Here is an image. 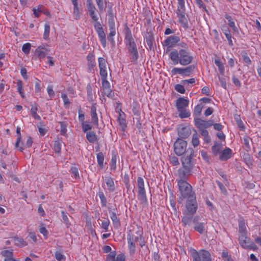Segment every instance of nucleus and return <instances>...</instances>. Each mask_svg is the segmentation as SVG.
Returning <instances> with one entry per match:
<instances>
[{"instance_id": "f257e3e1", "label": "nucleus", "mask_w": 261, "mask_h": 261, "mask_svg": "<svg viewBox=\"0 0 261 261\" xmlns=\"http://www.w3.org/2000/svg\"><path fill=\"white\" fill-rule=\"evenodd\" d=\"M142 231L138 228V230L136 232L130 231L127 237L128 245L130 253H134L135 251V243L139 242L141 247H143L145 244L144 242H142Z\"/></svg>"}, {"instance_id": "f03ea898", "label": "nucleus", "mask_w": 261, "mask_h": 261, "mask_svg": "<svg viewBox=\"0 0 261 261\" xmlns=\"http://www.w3.org/2000/svg\"><path fill=\"white\" fill-rule=\"evenodd\" d=\"M178 187L183 198L193 199L194 196L192 191V186L188 182L182 179H179L178 180Z\"/></svg>"}, {"instance_id": "7ed1b4c3", "label": "nucleus", "mask_w": 261, "mask_h": 261, "mask_svg": "<svg viewBox=\"0 0 261 261\" xmlns=\"http://www.w3.org/2000/svg\"><path fill=\"white\" fill-rule=\"evenodd\" d=\"M194 156V151L192 148L187 149L186 154L181 158L182 167L185 169L192 170L194 165V161L192 160Z\"/></svg>"}, {"instance_id": "20e7f679", "label": "nucleus", "mask_w": 261, "mask_h": 261, "mask_svg": "<svg viewBox=\"0 0 261 261\" xmlns=\"http://www.w3.org/2000/svg\"><path fill=\"white\" fill-rule=\"evenodd\" d=\"M125 40L132 58L133 60H136L138 57L137 49L135 42L132 38L131 32L127 28L126 29Z\"/></svg>"}, {"instance_id": "39448f33", "label": "nucleus", "mask_w": 261, "mask_h": 261, "mask_svg": "<svg viewBox=\"0 0 261 261\" xmlns=\"http://www.w3.org/2000/svg\"><path fill=\"white\" fill-rule=\"evenodd\" d=\"M193 261H211L210 253L205 250H201L199 251L193 249L191 252Z\"/></svg>"}, {"instance_id": "423d86ee", "label": "nucleus", "mask_w": 261, "mask_h": 261, "mask_svg": "<svg viewBox=\"0 0 261 261\" xmlns=\"http://www.w3.org/2000/svg\"><path fill=\"white\" fill-rule=\"evenodd\" d=\"M239 243L243 248L253 250L257 249L256 245L251 242L249 238L247 237L246 234H241L239 236Z\"/></svg>"}, {"instance_id": "0eeeda50", "label": "nucleus", "mask_w": 261, "mask_h": 261, "mask_svg": "<svg viewBox=\"0 0 261 261\" xmlns=\"http://www.w3.org/2000/svg\"><path fill=\"white\" fill-rule=\"evenodd\" d=\"M137 187L138 188V198L142 203H146L147 202L146 192L144 189V182L143 179L139 177L137 179Z\"/></svg>"}, {"instance_id": "6e6552de", "label": "nucleus", "mask_w": 261, "mask_h": 261, "mask_svg": "<svg viewBox=\"0 0 261 261\" xmlns=\"http://www.w3.org/2000/svg\"><path fill=\"white\" fill-rule=\"evenodd\" d=\"M187 143L183 139L178 138L174 143V151L177 155H181L185 153L186 154Z\"/></svg>"}, {"instance_id": "1a4fd4ad", "label": "nucleus", "mask_w": 261, "mask_h": 261, "mask_svg": "<svg viewBox=\"0 0 261 261\" xmlns=\"http://www.w3.org/2000/svg\"><path fill=\"white\" fill-rule=\"evenodd\" d=\"M200 218L199 216H196L194 217L193 220V223L194 224V229L200 234H203L206 230L207 222L205 220H203L202 222H200Z\"/></svg>"}, {"instance_id": "9d476101", "label": "nucleus", "mask_w": 261, "mask_h": 261, "mask_svg": "<svg viewBox=\"0 0 261 261\" xmlns=\"http://www.w3.org/2000/svg\"><path fill=\"white\" fill-rule=\"evenodd\" d=\"M179 64L183 66L189 64L193 59L190 53L187 48L180 49Z\"/></svg>"}, {"instance_id": "9b49d317", "label": "nucleus", "mask_w": 261, "mask_h": 261, "mask_svg": "<svg viewBox=\"0 0 261 261\" xmlns=\"http://www.w3.org/2000/svg\"><path fill=\"white\" fill-rule=\"evenodd\" d=\"M94 27L98 34L99 40L102 46L105 47L106 46V35L100 23L98 22H96L95 23Z\"/></svg>"}, {"instance_id": "f8f14e48", "label": "nucleus", "mask_w": 261, "mask_h": 261, "mask_svg": "<svg viewBox=\"0 0 261 261\" xmlns=\"http://www.w3.org/2000/svg\"><path fill=\"white\" fill-rule=\"evenodd\" d=\"M177 15L179 20L184 26L187 24V18L185 16V3L178 4L177 9Z\"/></svg>"}, {"instance_id": "ddd939ff", "label": "nucleus", "mask_w": 261, "mask_h": 261, "mask_svg": "<svg viewBox=\"0 0 261 261\" xmlns=\"http://www.w3.org/2000/svg\"><path fill=\"white\" fill-rule=\"evenodd\" d=\"M99 67L100 69V74L102 80L107 79V62L106 60L103 58H99L98 59Z\"/></svg>"}, {"instance_id": "4468645a", "label": "nucleus", "mask_w": 261, "mask_h": 261, "mask_svg": "<svg viewBox=\"0 0 261 261\" xmlns=\"http://www.w3.org/2000/svg\"><path fill=\"white\" fill-rule=\"evenodd\" d=\"M194 69V66H190L185 68H174L172 69L171 72L173 74H179L183 75H189Z\"/></svg>"}, {"instance_id": "2eb2a0df", "label": "nucleus", "mask_w": 261, "mask_h": 261, "mask_svg": "<svg viewBox=\"0 0 261 261\" xmlns=\"http://www.w3.org/2000/svg\"><path fill=\"white\" fill-rule=\"evenodd\" d=\"M50 51V49L44 45H40L36 48L35 50V55L40 59H44Z\"/></svg>"}, {"instance_id": "dca6fc26", "label": "nucleus", "mask_w": 261, "mask_h": 261, "mask_svg": "<svg viewBox=\"0 0 261 261\" xmlns=\"http://www.w3.org/2000/svg\"><path fill=\"white\" fill-rule=\"evenodd\" d=\"M186 207L187 208V213L191 215H193L197 210V205L195 201V197H193V199H188Z\"/></svg>"}, {"instance_id": "f3484780", "label": "nucleus", "mask_w": 261, "mask_h": 261, "mask_svg": "<svg viewBox=\"0 0 261 261\" xmlns=\"http://www.w3.org/2000/svg\"><path fill=\"white\" fill-rule=\"evenodd\" d=\"M179 40L180 38L178 36L175 35L170 36L164 40L163 45L170 48L174 46Z\"/></svg>"}, {"instance_id": "a211bd4d", "label": "nucleus", "mask_w": 261, "mask_h": 261, "mask_svg": "<svg viewBox=\"0 0 261 261\" xmlns=\"http://www.w3.org/2000/svg\"><path fill=\"white\" fill-rule=\"evenodd\" d=\"M102 92L103 95L109 97H112L113 96V93H112V91L110 88V83L106 79L102 80Z\"/></svg>"}, {"instance_id": "6ab92c4d", "label": "nucleus", "mask_w": 261, "mask_h": 261, "mask_svg": "<svg viewBox=\"0 0 261 261\" xmlns=\"http://www.w3.org/2000/svg\"><path fill=\"white\" fill-rule=\"evenodd\" d=\"M195 126L200 129L207 128L213 124L212 121H205L198 118L194 119Z\"/></svg>"}, {"instance_id": "aec40b11", "label": "nucleus", "mask_w": 261, "mask_h": 261, "mask_svg": "<svg viewBox=\"0 0 261 261\" xmlns=\"http://www.w3.org/2000/svg\"><path fill=\"white\" fill-rule=\"evenodd\" d=\"M232 155V151L229 148H226L222 151L219 155V159L224 161L230 159Z\"/></svg>"}, {"instance_id": "412c9836", "label": "nucleus", "mask_w": 261, "mask_h": 261, "mask_svg": "<svg viewBox=\"0 0 261 261\" xmlns=\"http://www.w3.org/2000/svg\"><path fill=\"white\" fill-rule=\"evenodd\" d=\"M180 54V49L179 50H174L170 53L169 57L173 64L177 65L179 63Z\"/></svg>"}, {"instance_id": "4be33fe9", "label": "nucleus", "mask_w": 261, "mask_h": 261, "mask_svg": "<svg viewBox=\"0 0 261 261\" xmlns=\"http://www.w3.org/2000/svg\"><path fill=\"white\" fill-rule=\"evenodd\" d=\"M189 101L184 98H179L176 101V107L178 111L185 109L188 106Z\"/></svg>"}, {"instance_id": "5701e85b", "label": "nucleus", "mask_w": 261, "mask_h": 261, "mask_svg": "<svg viewBox=\"0 0 261 261\" xmlns=\"http://www.w3.org/2000/svg\"><path fill=\"white\" fill-rule=\"evenodd\" d=\"M125 115L121 110L119 112V117L118 118V121L120 129L124 130L126 127V123L125 119Z\"/></svg>"}, {"instance_id": "b1692460", "label": "nucleus", "mask_w": 261, "mask_h": 261, "mask_svg": "<svg viewBox=\"0 0 261 261\" xmlns=\"http://www.w3.org/2000/svg\"><path fill=\"white\" fill-rule=\"evenodd\" d=\"M191 172L192 170L190 169H185L183 167L182 168H180L178 170V176L180 179L185 180V179H187V178L191 174Z\"/></svg>"}, {"instance_id": "393cba45", "label": "nucleus", "mask_w": 261, "mask_h": 261, "mask_svg": "<svg viewBox=\"0 0 261 261\" xmlns=\"http://www.w3.org/2000/svg\"><path fill=\"white\" fill-rule=\"evenodd\" d=\"M96 108L94 105H93L91 109V121L92 125L94 126H97L98 118L96 113Z\"/></svg>"}, {"instance_id": "a878e982", "label": "nucleus", "mask_w": 261, "mask_h": 261, "mask_svg": "<svg viewBox=\"0 0 261 261\" xmlns=\"http://www.w3.org/2000/svg\"><path fill=\"white\" fill-rule=\"evenodd\" d=\"M193 215L186 214L181 219V221L185 226H190L193 222Z\"/></svg>"}, {"instance_id": "bb28decb", "label": "nucleus", "mask_w": 261, "mask_h": 261, "mask_svg": "<svg viewBox=\"0 0 261 261\" xmlns=\"http://www.w3.org/2000/svg\"><path fill=\"white\" fill-rule=\"evenodd\" d=\"M223 147V145L221 142H215L214 145L212 146V149L213 154L215 155H217L221 152Z\"/></svg>"}, {"instance_id": "cd10ccee", "label": "nucleus", "mask_w": 261, "mask_h": 261, "mask_svg": "<svg viewBox=\"0 0 261 261\" xmlns=\"http://www.w3.org/2000/svg\"><path fill=\"white\" fill-rule=\"evenodd\" d=\"M226 18L228 20V24L229 27L232 30L233 32L236 35L239 34V31L237 27L235 25L234 22L231 19V17L229 16H226Z\"/></svg>"}, {"instance_id": "c85d7f7f", "label": "nucleus", "mask_w": 261, "mask_h": 261, "mask_svg": "<svg viewBox=\"0 0 261 261\" xmlns=\"http://www.w3.org/2000/svg\"><path fill=\"white\" fill-rule=\"evenodd\" d=\"M12 241L16 245L19 247H23L27 245V243L23 239L17 237L12 238Z\"/></svg>"}, {"instance_id": "c756f323", "label": "nucleus", "mask_w": 261, "mask_h": 261, "mask_svg": "<svg viewBox=\"0 0 261 261\" xmlns=\"http://www.w3.org/2000/svg\"><path fill=\"white\" fill-rule=\"evenodd\" d=\"M106 183L108 187V189L110 192H113L115 190V184L112 178L107 177L106 179Z\"/></svg>"}, {"instance_id": "7c9ffc66", "label": "nucleus", "mask_w": 261, "mask_h": 261, "mask_svg": "<svg viewBox=\"0 0 261 261\" xmlns=\"http://www.w3.org/2000/svg\"><path fill=\"white\" fill-rule=\"evenodd\" d=\"M111 214V219L112 220L114 226L116 228H118L120 226V221L119 219L117 218L116 214L114 212H110Z\"/></svg>"}, {"instance_id": "2f4dec72", "label": "nucleus", "mask_w": 261, "mask_h": 261, "mask_svg": "<svg viewBox=\"0 0 261 261\" xmlns=\"http://www.w3.org/2000/svg\"><path fill=\"white\" fill-rule=\"evenodd\" d=\"M87 60L88 62V67L90 70H92L95 65L94 61V56L93 54H90L87 56Z\"/></svg>"}, {"instance_id": "473e14b6", "label": "nucleus", "mask_w": 261, "mask_h": 261, "mask_svg": "<svg viewBox=\"0 0 261 261\" xmlns=\"http://www.w3.org/2000/svg\"><path fill=\"white\" fill-rule=\"evenodd\" d=\"M86 137L88 140L91 143L94 142L97 140V137L93 132H87Z\"/></svg>"}, {"instance_id": "72a5a7b5", "label": "nucleus", "mask_w": 261, "mask_h": 261, "mask_svg": "<svg viewBox=\"0 0 261 261\" xmlns=\"http://www.w3.org/2000/svg\"><path fill=\"white\" fill-rule=\"evenodd\" d=\"M32 10L34 16L36 17H38L40 16V13L43 12V7L42 6L39 5L37 7L33 8Z\"/></svg>"}, {"instance_id": "f704fd0d", "label": "nucleus", "mask_w": 261, "mask_h": 261, "mask_svg": "<svg viewBox=\"0 0 261 261\" xmlns=\"http://www.w3.org/2000/svg\"><path fill=\"white\" fill-rule=\"evenodd\" d=\"M37 111V107L36 105H34L32 106L31 109V114L32 116V117L36 119V120H39L40 119V117L39 115H38L36 113Z\"/></svg>"}, {"instance_id": "c9c22d12", "label": "nucleus", "mask_w": 261, "mask_h": 261, "mask_svg": "<svg viewBox=\"0 0 261 261\" xmlns=\"http://www.w3.org/2000/svg\"><path fill=\"white\" fill-rule=\"evenodd\" d=\"M97 163L101 169L103 167L104 155L102 152L97 154Z\"/></svg>"}, {"instance_id": "e433bc0d", "label": "nucleus", "mask_w": 261, "mask_h": 261, "mask_svg": "<svg viewBox=\"0 0 261 261\" xmlns=\"http://www.w3.org/2000/svg\"><path fill=\"white\" fill-rule=\"evenodd\" d=\"M50 33V25L48 23H45L44 24V31L43 33V39L47 40L49 39Z\"/></svg>"}, {"instance_id": "4c0bfd02", "label": "nucleus", "mask_w": 261, "mask_h": 261, "mask_svg": "<svg viewBox=\"0 0 261 261\" xmlns=\"http://www.w3.org/2000/svg\"><path fill=\"white\" fill-rule=\"evenodd\" d=\"M215 63L218 66L219 72L223 74L224 72V66L221 62L219 58H216L215 60Z\"/></svg>"}, {"instance_id": "58836bf2", "label": "nucleus", "mask_w": 261, "mask_h": 261, "mask_svg": "<svg viewBox=\"0 0 261 261\" xmlns=\"http://www.w3.org/2000/svg\"><path fill=\"white\" fill-rule=\"evenodd\" d=\"M244 160L249 167H250L253 166V161L252 158L248 154H245L244 157Z\"/></svg>"}, {"instance_id": "ea45409f", "label": "nucleus", "mask_w": 261, "mask_h": 261, "mask_svg": "<svg viewBox=\"0 0 261 261\" xmlns=\"http://www.w3.org/2000/svg\"><path fill=\"white\" fill-rule=\"evenodd\" d=\"M203 106L202 103L197 105L194 108V115L196 116H199L201 114Z\"/></svg>"}, {"instance_id": "a19ab883", "label": "nucleus", "mask_w": 261, "mask_h": 261, "mask_svg": "<svg viewBox=\"0 0 261 261\" xmlns=\"http://www.w3.org/2000/svg\"><path fill=\"white\" fill-rule=\"evenodd\" d=\"M98 8L99 12H103L105 10V6L103 0H95Z\"/></svg>"}, {"instance_id": "79ce46f5", "label": "nucleus", "mask_w": 261, "mask_h": 261, "mask_svg": "<svg viewBox=\"0 0 261 261\" xmlns=\"http://www.w3.org/2000/svg\"><path fill=\"white\" fill-rule=\"evenodd\" d=\"M98 194L100 199L102 206L106 207L107 206V201L103 193L102 192H99Z\"/></svg>"}, {"instance_id": "37998d69", "label": "nucleus", "mask_w": 261, "mask_h": 261, "mask_svg": "<svg viewBox=\"0 0 261 261\" xmlns=\"http://www.w3.org/2000/svg\"><path fill=\"white\" fill-rule=\"evenodd\" d=\"M239 230L241 234H246V228L245 227V223L243 221L239 222Z\"/></svg>"}, {"instance_id": "c03bdc74", "label": "nucleus", "mask_w": 261, "mask_h": 261, "mask_svg": "<svg viewBox=\"0 0 261 261\" xmlns=\"http://www.w3.org/2000/svg\"><path fill=\"white\" fill-rule=\"evenodd\" d=\"M62 146V142L55 141L54 144V149L56 153H60Z\"/></svg>"}, {"instance_id": "a18cd8bd", "label": "nucleus", "mask_w": 261, "mask_h": 261, "mask_svg": "<svg viewBox=\"0 0 261 261\" xmlns=\"http://www.w3.org/2000/svg\"><path fill=\"white\" fill-rule=\"evenodd\" d=\"M87 10L89 13L96 11V8L92 2L91 0H87Z\"/></svg>"}, {"instance_id": "49530a36", "label": "nucleus", "mask_w": 261, "mask_h": 261, "mask_svg": "<svg viewBox=\"0 0 261 261\" xmlns=\"http://www.w3.org/2000/svg\"><path fill=\"white\" fill-rule=\"evenodd\" d=\"M87 10L89 13L96 11V8L92 2L91 0H87Z\"/></svg>"}, {"instance_id": "de8ad7c7", "label": "nucleus", "mask_w": 261, "mask_h": 261, "mask_svg": "<svg viewBox=\"0 0 261 261\" xmlns=\"http://www.w3.org/2000/svg\"><path fill=\"white\" fill-rule=\"evenodd\" d=\"M192 142L193 145L195 147L199 145V135L197 133V132H196L195 134H193Z\"/></svg>"}, {"instance_id": "09e8293b", "label": "nucleus", "mask_w": 261, "mask_h": 261, "mask_svg": "<svg viewBox=\"0 0 261 261\" xmlns=\"http://www.w3.org/2000/svg\"><path fill=\"white\" fill-rule=\"evenodd\" d=\"M178 111L179 112V116L181 118H187L190 116V112L186 109H183L181 110V111Z\"/></svg>"}, {"instance_id": "8fccbe9b", "label": "nucleus", "mask_w": 261, "mask_h": 261, "mask_svg": "<svg viewBox=\"0 0 261 261\" xmlns=\"http://www.w3.org/2000/svg\"><path fill=\"white\" fill-rule=\"evenodd\" d=\"M73 14L76 18H79L80 16V10L78 7L77 2L73 3Z\"/></svg>"}, {"instance_id": "3c124183", "label": "nucleus", "mask_w": 261, "mask_h": 261, "mask_svg": "<svg viewBox=\"0 0 261 261\" xmlns=\"http://www.w3.org/2000/svg\"><path fill=\"white\" fill-rule=\"evenodd\" d=\"M31 47V44L30 43L24 44L22 47V51L26 55H28L30 53Z\"/></svg>"}, {"instance_id": "603ef678", "label": "nucleus", "mask_w": 261, "mask_h": 261, "mask_svg": "<svg viewBox=\"0 0 261 261\" xmlns=\"http://www.w3.org/2000/svg\"><path fill=\"white\" fill-rule=\"evenodd\" d=\"M83 126V130H88L91 129L92 128L94 129L95 127L92 125H91L88 122L84 121L82 123Z\"/></svg>"}, {"instance_id": "864d4df0", "label": "nucleus", "mask_w": 261, "mask_h": 261, "mask_svg": "<svg viewBox=\"0 0 261 261\" xmlns=\"http://www.w3.org/2000/svg\"><path fill=\"white\" fill-rule=\"evenodd\" d=\"M61 214L64 223L66 224L67 227H68L70 225V223L67 216V213L63 211L62 212Z\"/></svg>"}, {"instance_id": "5fc2aeb1", "label": "nucleus", "mask_w": 261, "mask_h": 261, "mask_svg": "<svg viewBox=\"0 0 261 261\" xmlns=\"http://www.w3.org/2000/svg\"><path fill=\"white\" fill-rule=\"evenodd\" d=\"M55 255L56 259L58 261H65L66 260L65 256L62 254L60 252H56Z\"/></svg>"}, {"instance_id": "6e6d98bb", "label": "nucleus", "mask_w": 261, "mask_h": 261, "mask_svg": "<svg viewBox=\"0 0 261 261\" xmlns=\"http://www.w3.org/2000/svg\"><path fill=\"white\" fill-rule=\"evenodd\" d=\"M110 221L108 219H106L102 221L101 227L105 230V231H108V228L110 225Z\"/></svg>"}, {"instance_id": "4d7b16f0", "label": "nucleus", "mask_w": 261, "mask_h": 261, "mask_svg": "<svg viewBox=\"0 0 261 261\" xmlns=\"http://www.w3.org/2000/svg\"><path fill=\"white\" fill-rule=\"evenodd\" d=\"M108 23L109 29H115V20L113 16H111V17L109 18Z\"/></svg>"}, {"instance_id": "13d9d810", "label": "nucleus", "mask_w": 261, "mask_h": 261, "mask_svg": "<svg viewBox=\"0 0 261 261\" xmlns=\"http://www.w3.org/2000/svg\"><path fill=\"white\" fill-rule=\"evenodd\" d=\"M201 135L203 137L205 142L208 143L211 142V138L208 135V132H201Z\"/></svg>"}, {"instance_id": "bf43d9fd", "label": "nucleus", "mask_w": 261, "mask_h": 261, "mask_svg": "<svg viewBox=\"0 0 261 261\" xmlns=\"http://www.w3.org/2000/svg\"><path fill=\"white\" fill-rule=\"evenodd\" d=\"M190 135V132H178V138L181 139L188 138Z\"/></svg>"}, {"instance_id": "052dcab7", "label": "nucleus", "mask_w": 261, "mask_h": 261, "mask_svg": "<svg viewBox=\"0 0 261 261\" xmlns=\"http://www.w3.org/2000/svg\"><path fill=\"white\" fill-rule=\"evenodd\" d=\"M234 119H235V120H236V121L237 122V123L238 125L239 126V127L240 128H241V129H243L244 128V123L241 120L240 116H239V115H235Z\"/></svg>"}, {"instance_id": "680f3d73", "label": "nucleus", "mask_w": 261, "mask_h": 261, "mask_svg": "<svg viewBox=\"0 0 261 261\" xmlns=\"http://www.w3.org/2000/svg\"><path fill=\"white\" fill-rule=\"evenodd\" d=\"M216 182H217L218 186H219L222 193H223L224 195H226L227 193V190L225 188L224 185L219 181H217Z\"/></svg>"}, {"instance_id": "e2e57ef3", "label": "nucleus", "mask_w": 261, "mask_h": 261, "mask_svg": "<svg viewBox=\"0 0 261 261\" xmlns=\"http://www.w3.org/2000/svg\"><path fill=\"white\" fill-rule=\"evenodd\" d=\"M61 97L63 99L64 101V106L66 107H67L69 106L70 101L69 98L67 97V95L65 94H62Z\"/></svg>"}, {"instance_id": "0e129e2a", "label": "nucleus", "mask_w": 261, "mask_h": 261, "mask_svg": "<svg viewBox=\"0 0 261 261\" xmlns=\"http://www.w3.org/2000/svg\"><path fill=\"white\" fill-rule=\"evenodd\" d=\"M243 140L246 151H249L250 150V146L249 143V138L248 137H244Z\"/></svg>"}, {"instance_id": "69168bd1", "label": "nucleus", "mask_w": 261, "mask_h": 261, "mask_svg": "<svg viewBox=\"0 0 261 261\" xmlns=\"http://www.w3.org/2000/svg\"><path fill=\"white\" fill-rule=\"evenodd\" d=\"M116 156H113L112 158L110 166L112 170H115L116 168Z\"/></svg>"}, {"instance_id": "338daca9", "label": "nucleus", "mask_w": 261, "mask_h": 261, "mask_svg": "<svg viewBox=\"0 0 261 261\" xmlns=\"http://www.w3.org/2000/svg\"><path fill=\"white\" fill-rule=\"evenodd\" d=\"M115 255L116 253L115 252H111L108 255L106 261H115Z\"/></svg>"}, {"instance_id": "774afa93", "label": "nucleus", "mask_w": 261, "mask_h": 261, "mask_svg": "<svg viewBox=\"0 0 261 261\" xmlns=\"http://www.w3.org/2000/svg\"><path fill=\"white\" fill-rule=\"evenodd\" d=\"M175 89H176V90L177 91H178V92H179L180 93H184L185 92V88H184V86H182L181 85L178 84V85H175Z\"/></svg>"}]
</instances>
